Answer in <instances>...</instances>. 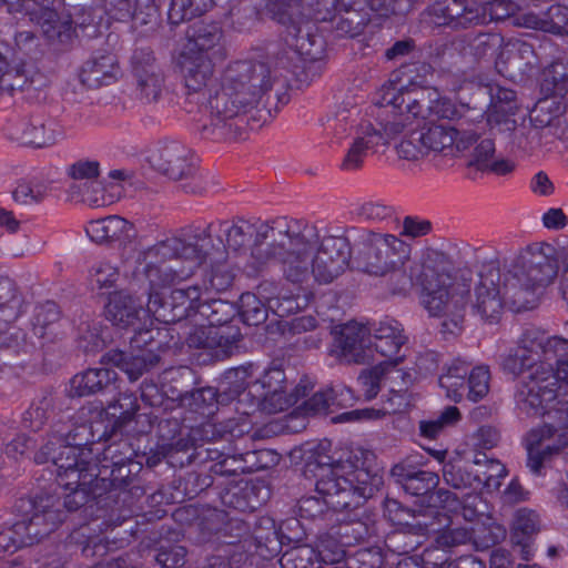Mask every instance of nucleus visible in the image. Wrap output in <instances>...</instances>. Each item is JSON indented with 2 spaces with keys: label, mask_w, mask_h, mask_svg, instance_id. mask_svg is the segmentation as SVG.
I'll return each mask as SVG.
<instances>
[{
  "label": "nucleus",
  "mask_w": 568,
  "mask_h": 568,
  "mask_svg": "<svg viewBox=\"0 0 568 568\" xmlns=\"http://www.w3.org/2000/svg\"><path fill=\"white\" fill-rule=\"evenodd\" d=\"M225 246L245 248L251 237L248 265L262 271L278 266L283 280L301 290L312 283L334 282L348 267L352 248L347 237L329 234L315 223L278 216L268 221L236 219L221 221Z\"/></svg>",
  "instance_id": "nucleus-1"
},
{
  "label": "nucleus",
  "mask_w": 568,
  "mask_h": 568,
  "mask_svg": "<svg viewBox=\"0 0 568 568\" xmlns=\"http://www.w3.org/2000/svg\"><path fill=\"white\" fill-rule=\"evenodd\" d=\"M176 68L186 94L205 97L197 130L202 138L213 141L241 139L245 131V114L276 80L272 68L260 61L232 62L219 80L214 77V64L206 55L180 52Z\"/></svg>",
  "instance_id": "nucleus-2"
},
{
  "label": "nucleus",
  "mask_w": 568,
  "mask_h": 568,
  "mask_svg": "<svg viewBox=\"0 0 568 568\" xmlns=\"http://www.w3.org/2000/svg\"><path fill=\"white\" fill-rule=\"evenodd\" d=\"M422 287V304L430 316L442 318V332L456 335L463 328L466 296L473 313L483 322L495 324L509 305L505 282L500 286V272L484 266L478 273L455 272L452 261L442 252L428 251L415 275Z\"/></svg>",
  "instance_id": "nucleus-3"
},
{
  "label": "nucleus",
  "mask_w": 568,
  "mask_h": 568,
  "mask_svg": "<svg viewBox=\"0 0 568 568\" xmlns=\"http://www.w3.org/2000/svg\"><path fill=\"white\" fill-rule=\"evenodd\" d=\"M71 491L61 500L54 496L19 499L12 510L0 515V559H4L23 548L41 542L52 534L64 519V507L68 511L82 510L85 515H95L88 523L90 531L106 532L122 525L125 520L113 511L106 514L108 496L103 498V489L99 486L69 488Z\"/></svg>",
  "instance_id": "nucleus-4"
},
{
  "label": "nucleus",
  "mask_w": 568,
  "mask_h": 568,
  "mask_svg": "<svg viewBox=\"0 0 568 568\" xmlns=\"http://www.w3.org/2000/svg\"><path fill=\"white\" fill-rule=\"evenodd\" d=\"M383 100L386 105L379 115V128L367 122L358 125L339 163L344 172H355L363 168L371 153L385 151L389 140L400 134L404 128L416 119L432 113L455 118L456 109L445 101H433L423 91H396L395 87H384Z\"/></svg>",
  "instance_id": "nucleus-5"
},
{
  "label": "nucleus",
  "mask_w": 568,
  "mask_h": 568,
  "mask_svg": "<svg viewBox=\"0 0 568 568\" xmlns=\"http://www.w3.org/2000/svg\"><path fill=\"white\" fill-rule=\"evenodd\" d=\"M210 229L211 224L204 229L189 225L144 250V273L151 286L185 280L205 263L223 262L225 248L209 251Z\"/></svg>",
  "instance_id": "nucleus-6"
},
{
  "label": "nucleus",
  "mask_w": 568,
  "mask_h": 568,
  "mask_svg": "<svg viewBox=\"0 0 568 568\" xmlns=\"http://www.w3.org/2000/svg\"><path fill=\"white\" fill-rule=\"evenodd\" d=\"M320 474L316 491L320 497L303 498L300 509L304 516L315 518L325 508L335 511L359 507L383 486V475L378 469L357 467L352 462H339L329 465L320 462Z\"/></svg>",
  "instance_id": "nucleus-7"
},
{
  "label": "nucleus",
  "mask_w": 568,
  "mask_h": 568,
  "mask_svg": "<svg viewBox=\"0 0 568 568\" xmlns=\"http://www.w3.org/2000/svg\"><path fill=\"white\" fill-rule=\"evenodd\" d=\"M555 248L547 243L528 246L505 276V295L515 312L534 308L542 290L558 273Z\"/></svg>",
  "instance_id": "nucleus-8"
},
{
  "label": "nucleus",
  "mask_w": 568,
  "mask_h": 568,
  "mask_svg": "<svg viewBox=\"0 0 568 568\" xmlns=\"http://www.w3.org/2000/svg\"><path fill=\"white\" fill-rule=\"evenodd\" d=\"M158 178L183 182V191L193 195L205 194L211 185L207 175L199 171L192 150L166 138L151 141L144 149V179Z\"/></svg>",
  "instance_id": "nucleus-9"
},
{
  "label": "nucleus",
  "mask_w": 568,
  "mask_h": 568,
  "mask_svg": "<svg viewBox=\"0 0 568 568\" xmlns=\"http://www.w3.org/2000/svg\"><path fill=\"white\" fill-rule=\"evenodd\" d=\"M54 0H42L38 9L30 12L31 20L42 30L44 37L55 44L68 47L75 37V29L83 37L95 38L100 33L103 9L91 6H75L72 12L62 17L53 4Z\"/></svg>",
  "instance_id": "nucleus-10"
},
{
  "label": "nucleus",
  "mask_w": 568,
  "mask_h": 568,
  "mask_svg": "<svg viewBox=\"0 0 568 568\" xmlns=\"http://www.w3.org/2000/svg\"><path fill=\"white\" fill-rule=\"evenodd\" d=\"M85 232L91 241L100 245L119 242L122 274L139 290L141 287L142 240L135 225L119 215H109L90 221L85 226Z\"/></svg>",
  "instance_id": "nucleus-11"
},
{
  "label": "nucleus",
  "mask_w": 568,
  "mask_h": 568,
  "mask_svg": "<svg viewBox=\"0 0 568 568\" xmlns=\"http://www.w3.org/2000/svg\"><path fill=\"white\" fill-rule=\"evenodd\" d=\"M568 349V339L548 335L540 327L529 325L523 328L518 336L516 347L503 359L504 371L518 376L525 371L541 369L551 366L550 362L559 352Z\"/></svg>",
  "instance_id": "nucleus-12"
},
{
  "label": "nucleus",
  "mask_w": 568,
  "mask_h": 568,
  "mask_svg": "<svg viewBox=\"0 0 568 568\" xmlns=\"http://www.w3.org/2000/svg\"><path fill=\"white\" fill-rule=\"evenodd\" d=\"M396 91L404 92H415L423 91L425 92L429 99L433 101H445L452 104L456 111L457 115L455 118H446L450 121H457V126H449L445 124H435L430 123L428 126H420L422 134L425 141V146L427 154L430 152L434 153H443L445 155H454L456 152H463L469 149L477 141L478 133L468 128L470 121L475 120V116H469L468 113L474 110L465 106V105H455L447 99L439 98L436 92L430 93L425 89H406L400 88L396 89Z\"/></svg>",
  "instance_id": "nucleus-13"
},
{
  "label": "nucleus",
  "mask_w": 568,
  "mask_h": 568,
  "mask_svg": "<svg viewBox=\"0 0 568 568\" xmlns=\"http://www.w3.org/2000/svg\"><path fill=\"white\" fill-rule=\"evenodd\" d=\"M410 256V246L387 233H368L361 242L356 263L363 272L384 276L399 270Z\"/></svg>",
  "instance_id": "nucleus-14"
},
{
  "label": "nucleus",
  "mask_w": 568,
  "mask_h": 568,
  "mask_svg": "<svg viewBox=\"0 0 568 568\" xmlns=\"http://www.w3.org/2000/svg\"><path fill=\"white\" fill-rule=\"evenodd\" d=\"M531 126L523 128L516 133L517 145L523 150H531L541 143V139H559L566 135V119L562 105L555 98L539 100L530 113Z\"/></svg>",
  "instance_id": "nucleus-15"
},
{
  "label": "nucleus",
  "mask_w": 568,
  "mask_h": 568,
  "mask_svg": "<svg viewBox=\"0 0 568 568\" xmlns=\"http://www.w3.org/2000/svg\"><path fill=\"white\" fill-rule=\"evenodd\" d=\"M555 383L550 366L530 372L527 378L519 383L515 394L518 414L525 417H547V413L554 407L546 409L547 405L558 397Z\"/></svg>",
  "instance_id": "nucleus-16"
},
{
  "label": "nucleus",
  "mask_w": 568,
  "mask_h": 568,
  "mask_svg": "<svg viewBox=\"0 0 568 568\" xmlns=\"http://www.w3.org/2000/svg\"><path fill=\"white\" fill-rule=\"evenodd\" d=\"M423 16L435 26L452 29L485 24V13L475 0H434Z\"/></svg>",
  "instance_id": "nucleus-17"
},
{
  "label": "nucleus",
  "mask_w": 568,
  "mask_h": 568,
  "mask_svg": "<svg viewBox=\"0 0 568 568\" xmlns=\"http://www.w3.org/2000/svg\"><path fill=\"white\" fill-rule=\"evenodd\" d=\"M217 313L210 312L207 326H200L189 336L191 347L207 349L216 358L231 356L237 349L241 339L239 327L221 324L222 320L215 317Z\"/></svg>",
  "instance_id": "nucleus-18"
},
{
  "label": "nucleus",
  "mask_w": 568,
  "mask_h": 568,
  "mask_svg": "<svg viewBox=\"0 0 568 568\" xmlns=\"http://www.w3.org/2000/svg\"><path fill=\"white\" fill-rule=\"evenodd\" d=\"M252 365L241 366L229 371L225 375V384L232 396H256L265 392V394L283 390L287 388L286 376L282 368L271 367L254 383H250L252 376Z\"/></svg>",
  "instance_id": "nucleus-19"
},
{
  "label": "nucleus",
  "mask_w": 568,
  "mask_h": 568,
  "mask_svg": "<svg viewBox=\"0 0 568 568\" xmlns=\"http://www.w3.org/2000/svg\"><path fill=\"white\" fill-rule=\"evenodd\" d=\"M371 344V329L357 322H348L335 332L333 352L346 363L364 364L375 361Z\"/></svg>",
  "instance_id": "nucleus-20"
},
{
  "label": "nucleus",
  "mask_w": 568,
  "mask_h": 568,
  "mask_svg": "<svg viewBox=\"0 0 568 568\" xmlns=\"http://www.w3.org/2000/svg\"><path fill=\"white\" fill-rule=\"evenodd\" d=\"M206 291L201 285H191L187 287H176L171 291L169 305L171 307V318H165L164 314H160L156 318L163 317V321H181L200 314L202 317H209L210 312L219 313L226 304L221 301L207 302L204 298Z\"/></svg>",
  "instance_id": "nucleus-21"
},
{
  "label": "nucleus",
  "mask_w": 568,
  "mask_h": 568,
  "mask_svg": "<svg viewBox=\"0 0 568 568\" xmlns=\"http://www.w3.org/2000/svg\"><path fill=\"white\" fill-rule=\"evenodd\" d=\"M63 132L52 120L31 118L13 124L9 129V138L23 146L34 149L48 148L61 139Z\"/></svg>",
  "instance_id": "nucleus-22"
},
{
  "label": "nucleus",
  "mask_w": 568,
  "mask_h": 568,
  "mask_svg": "<svg viewBox=\"0 0 568 568\" xmlns=\"http://www.w3.org/2000/svg\"><path fill=\"white\" fill-rule=\"evenodd\" d=\"M406 342V336L403 334L402 325L393 320L385 318L379 321L372 335L371 348L373 354L376 353L385 359L381 363L395 367L400 361V348Z\"/></svg>",
  "instance_id": "nucleus-23"
},
{
  "label": "nucleus",
  "mask_w": 568,
  "mask_h": 568,
  "mask_svg": "<svg viewBox=\"0 0 568 568\" xmlns=\"http://www.w3.org/2000/svg\"><path fill=\"white\" fill-rule=\"evenodd\" d=\"M490 104L487 114V124L491 130L499 132L515 130L516 121L513 118L517 111L516 92L499 85L489 87Z\"/></svg>",
  "instance_id": "nucleus-24"
},
{
  "label": "nucleus",
  "mask_w": 568,
  "mask_h": 568,
  "mask_svg": "<svg viewBox=\"0 0 568 568\" xmlns=\"http://www.w3.org/2000/svg\"><path fill=\"white\" fill-rule=\"evenodd\" d=\"M141 471L142 464L133 459L114 463L110 470L108 466H103L95 475V486L100 485L105 494H111L113 487L133 490L140 487Z\"/></svg>",
  "instance_id": "nucleus-25"
},
{
  "label": "nucleus",
  "mask_w": 568,
  "mask_h": 568,
  "mask_svg": "<svg viewBox=\"0 0 568 568\" xmlns=\"http://www.w3.org/2000/svg\"><path fill=\"white\" fill-rule=\"evenodd\" d=\"M34 349L36 345L28 341L27 334L14 325V321H7L6 315L0 316V362L3 365L32 354Z\"/></svg>",
  "instance_id": "nucleus-26"
},
{
  "label": "nucleus",
  "mask_w": 568,
  "mask_h": 568,
  "mask_svg": "<svg viewBox=\"0 0 568 568\" xmlns=\"http://www.w3.org/2000/svg\"><path fill=\"white\" fill-rule=\"evenodd\" d=\"M116 372L101 367L89 368L70 379L69 395L71 397H84L110 388L115 389Z\"/></svg>",
  "instance_id": "nucleus-27"
},
{
  "label": "nucleus",
  "mask_w": 568,
  "mask_h": 568,
  "mask_svg": "<svg viewBox=\"0 0 568 568\" xmlns=\"http://www.w3.org/2000/svg\"><path fill=\"white\" fill-rule=\"evenodd\" d=\"M65 398L57 393L45 390L39 398L34 399L24 412L22 425L32 432H39L43 426L62 412Z\"/></svg>",
  "instance_id": "nucleus-28"
},
{
  "label": "nucleus",
  "mask_w": 568,
  "mask_h": 568,
  "mask_svg": "<svg viewBox=\"0 0 568 568\" xmlns=\"http://www.w3.org/2000/svg\"><path fill=\"white\" fill-rule=\"evenodd\" d=\"M118 62L112 53L97 54L88 60L80 72V81L89 89L109 85L116 79Z\"/></svg>",
  "instance_id": "nucleus-29"
},
{
  "label": "nucleus",
  "mask_w": 568,
  "mask_h": 568,
  "mask_svg": "<svg viewBox=\"0 0 568 568\" xmlns=\"http://www.w3.org/2000/svg\"><path fill=\"white\" fill-rule=\"evenodd\" d=\"M520 20V24L525 28L555 36H568V7L562 4H552L541 14L525 13Z\"/></svg>",
  "instance_id": "nucleus-30"
},
{
  "label": "nucleus",
  "mask_w": 568,
  "mask_h": 568,
  "mask_svg": "<svg viewBox=\"0 0 568 568\" xmlns=\"http://www.w3.org/2000/svg\"><path fill=\"white\" fill-rule=\"evenodd\" d=\"M390 475L404 490L413 496H424L434 490L439 484V477L434 471L416 470L404 464L395 465Z\"/></svg>",
  "instance_id": "nucleus-31"
},
{
  "label": "nucleus",
  "mask_w": 568,
  "mask_h": 568,
  "mask_svg": "<svg viewBox=\"0 0 568 568\" xmlns=\"http://www.w3.org/2000/svg\"><path fill=\"white\" fill-rule=\"evenodd\" d=\"M140 296L129 290L114 292L106 306L108 316L114 325L129 327L139 320Z\"/></svg>",
  "instance_id": "nucleus-32"
},
{
  "label": "nucleus",
  "mask_w": 568,
  "mask_h": 568,
  "mask_svg": "<svg viewBox=\"0 0 568 568\" xmlns=\"http://www.w3.org/2000/svg\"><path fill=\"white\" fill-rule=\"evenodd\" d=\"M222 37L219 27L201 24L189 36L181 52L190 55H206L212 59L222 52Z\"/></svg>",
  "instance_id": "nucleus-33"
},
{
  "label": "nucleus",
  "mask_w": 568,
  "mask_h": 568,
  "mask_svg": "<svg viewBox=\"0 0 568 568\" xmlns=\"http://www.w3.org/2000/svg\"><path fill=\"white\" fill-rule=\"evenodd\" d=\"M435 118L442 116L436 113H432L428 116L416 119L413 124L403 129L400 133L404 131L406 132L403 135L400 142L395 146L396 152L400 159L407 161H417L427 155L425 141L420 130V123L422 121L426 120L432 122Z\"/></svg>",
  "instance_id": "nucleus-34"
},
{
  "label": "nucleus",
  "mask_w": 568,
  "mask_h": 568,
  "mask_svg": "<svg viewBox=\"0 0 568 568\" xmlns=\"http://www.w3.org/2000/svg\"><path fill=\"white\" fill-rule=\"evenodd\" d=\"M54 446L55 443L49 440L34 455V462L37 464H47L50 462L53 467L51 473L84 465L85 462L81 458L82 454L77 452L74 447L59 444V453H55Z\"/></svg>",
  "instance_id": "nucleus-35"
},
{
  "label": "nucleus",
  "mask_w": 568,
  "mask_h": 568,
  "mask_svg": "<svg viewBox=\"0 0 568 568\" xmlns=\"http://www.w3.org/2000/svg\"><path fill=\"white\" fill-rule=\"evenodd\" d=\"M103 358L120 368L130 382H136L142 376V348L136 335L131 338L128 351H111Z\"/></svg>",
  "instance_id": "nucleus-36"
},
{
  "label": "nucleus",
  "mask_w": 568,
  "mask_h": 568,
  "mask_svg": "<svg viewBox=\"0 0 568 568\" xmlns=\"http://www.w3.org/2000/svg\"><path fill=\"white\" fill-rule=\"evenodd\" d=\"M470 363L459 358L452 362L447 372L439 377V385L454 402H460L467 393V375Z\"/></svg>",
  "instance_id": "nucleus-37"
},
{
  "label": "nucleus",
  "mask_w": 568,
  "mask_h": 568,
  "mask_svg": "<svg viewBox=\"0 0 568 568\" xmlns=\"http://www.w3.org/2000/svg\"><path fill=\"white\" fill-rule=\"evenodd\" d=\"M257 296L268 303V307L284 315L300 307L294 301L292 293H288L281 283L275 281H263L257 286Z\"/></svg>",
  "instance_id": "nucleus-38"
},
{
  "label": "nucleus",
  "mask_w": 568,
  "mask_h": 568,
  "mask_svg": "<svg viewBox=\"0 0 568 568\" xmlns=\"http://www.w3.org/2000/svg\"><path fill=\"white\" fill-rule=\"evenodd\" d=\"M471 464L475 466V475H479L476 488L481 486L488 489L499 488L500 478L506 476V467L500 462L488 458L485 453H476Z\"/></svg>",
  "instance_id": "nucleus-39"
},
{
  "label": "nucleus",
  "mask_w": 568,
  "mask_h": 568,
  "mask_svg": "<svg viewBox=\"0 0 568 568\" xmlns=\"http://www.w3.org/2000/svg\"><path fill=\"white\" fill-rule=\"evenodd\" d=\"M304 395L305 389L302 393V396ZM300 396V386H297L296 394H287L286 389L268 394L262 392L261 394H256V396H252V403L253 405H256V407L263 413L276 414L286 410L296 404Z\"/></svg>",
  "instance_id": "nucleus-40"
},
{
  "label": "nucleus",
  "mask_w": 568,
  "mask_h": 568,
  "mask_svg": "<svg viewBox=\"0 0 568 568\" xmlns=\"http://www.w3.org/2000/svg\"><path fill=\"white\" fill-rule=\"evenodd\" d=\"M371 21L367 10L342 8L333 18L336 31L341 36L355 37L359 34Z\"/></svg>",
  "instance_id": "nucleus-41"
},
{
  "label": "nucleus",
  "mask_w": 568,
  "mask_h": 568,
  "mask_svg": "<svg viewBox=\"0 0 568 568\" xmlns=\"http://www.w3.org/2000/svg\"><path fill=\"white\" fill-rule=\"evenodd\" d=\"M386 375H389L388 378L392 379H397L405 376V374L399 369H394V367L384 363H379L371 369L363 371L358 376V383L364 392L366 399H372L378 394L381 389V382Z\"/></svg>",
  "instance_id": "nucleus-42"
},
{
  "label": "nucleus",
  "mask_w": 568,
  "mask_h": 568,
  "mask_svg": "<svg viewBox=\"0 0 568 568\" xmlns=\"http://www.w3.org/2000/svg\"><path fill=\"white\" fill-rule=\"evenodd\" d=\"M345 395L351 397L349 388L339 387V389H334L332 387H328L326 389L316 392L312 397H310L304 403V408L308 414L326 415L329 412L331 407L343 405V400L339 399L338 397Z\"/></svg>",
  "instance_id": "nucleus-43"
},
{
  "label": "nucleus",
  "mask_w": 568,
  "mask_h": 568,
  "mask_svg": "<svg viewBox=\"0 0 568 568\" xmlns=\"http://www.w3.org/2000/svg\"><path fill=\"white\" fill-rule=\"evenodd\" d=\"M358 116V110L355 106H338L334 112L326 116L323 123L327 135L342 139L348 134Z\"/></svg>",
  "instance_id": "nucleus-44"
},
{
  "label": "nucleus",
  "mask_w": 568,
  "mask_h": 568,
  "mask_svg": "<svg viewBox=\"0 0 568 568\" xmlns=\"http://www.w3.org/2000/svg\"><path fill=\"white\" fill-rule=\"evenodd\" d=\"M22 297L13 280L0 275V316L16 321L21 314Z\"/></svg>",
  "instance_id": "nucleus-45"
},
{
  "label": "nucleus",
  "mask_w": 568,
  "mask_h": 568,
  "mask_svg": "<svg viewBox=\"0 0 568 568\" xmlns=\"http://www.w3.org/2000/svg\"><path fill=\"white\" fill-rule=\"evenodd\" d=\"M473 531V542L479 550L493 547L496 544L503 541L507 536L506 528L495 521L491 517H485V519L477 525Z\"/></svg>",
  "instance_id": "nucleus-46"
},
{
  "label": "nucleus",
  "mask_w": 568,
  "mask_h": 568,
  "mask_svg": "<svg viewBox=\"0 0 568 568\" xmlns=\"http://www.w3.org/2000/svg\"><path fill=\"white\" fill-rule=\"evenodd\" d=\"M539 531V517L530 509H518L511 524V541H530L531 537Z\"/></svg>",
  "instance_id": "nucleus-47"
},
{
  "label": "nucleus",
  "mask_w": 568,
  "mask_h": 568,
  "mask_svg": "<svg viewBox=\"0 0 568 568\" xmlns=\"http://www.w3.org/2000/svg\"><path fill=\"white\" fill-rule=\"evenodd\" d=\"M444 480L454 488H476V480L479 475H475V466L470 462L448 463L443 470Z\"/></svg>",
  "instance_id": "nucleus-48"
},
{
  "label": "nucleus",
  "mask_w": 568,
  "mask_h": 568,
  "mask_svg": "<svg viewBox=\"0 0 568 568\" xmlns=\"http://www.w3.org/2000/svg\"><path fill=\"white\" fill-rule=\"evenodd\" d=\"M92 436L91 427L84 423L79 424L75 419L72 427L67 432H63L59 423L54 428V437H57L58 444L74 447L81 454H83L84 447L93 442Z\"/></svg>",
  "instance_id": "nucleus-49"
},
{
  "label": "nucleus",
  "mask_w": 568,
  "mask_h": 568,
  "mask_svg": "<svg viewBox=\"0 0 568 568\" xmlns=\"http://www.w3.org/2000/svg\"><path fill=\"white\" fill-rule=\"evenodd\" d=\"M92 436L91 427L84 423L79 424L75 419L72 427L67 432H63L59 423L54 428V437H57L58 444L74 447L81 454H83L84 447L93 442Z\"/></svg>",
  "instance_id": "nucleus-50"
},
{
  "label": "nucleus",
  "mask_w": 568,
  "mask_h": 568,
  "mask_svg": "<svg viewBox=\"0 0 568 568\" xmlns=\"http://www.w3.org/2000/svg\"><path fill=\"white\" fill-rule=\"evenodd\" d=\"M92 436L91 427L84 423L79 424L75 419L72 427L67 432H63L59 423L54 428V437H57L58 444L74 447L81 454H83L84 447L93 442Z\"/></svg>",
  "instance_id": "nucleus-51"
},
{
  "label": "nucleus",
  "mask_w": 568,
  "mask_h": 568,
  "mask_svg": "<svg viewBox=\"0 0 568 568\" xmlns=\"http://www.w3.org/2000/svg\"><path fill=\"white\" fill-rule=\"evenodd\" d=\"M507 63L510 69L526 72L537 65V57L534 47L525 41L511 43L507 50Z\"/></svg>",
  "instance_id": "nucleus-52"
},
{
  "label": "nucleus",
  "mask_w": 568,
  "mask_h": 568,
  "mask_svg": "<svg viewBox=\"0 0 568 568\" xmlns=\"http://www.w3.org/2000/svg\"><path fill=\"white\" fill-rule=\"evenodd\" d=\"M210 4L211 0H171L168 17L172 24H179L203 14Z\"/></svg>",
  "instance_id": "nucleus-53"
},
{
  "label": "nucleus",
  "mask_w": 568,
  "mask_h": 568,
  "mask_svg": "<svg viewBox=\"0 0 568 568\" xmlns=\"http://www.w3.org/2000/svg\"><path fill=\"white\" fill-rule=\"evenodd\" d=\"M150 60L154 61V58L144 59V99L149 103H154L161 99L166 88L163 70L159 65L150 63Z\"/></svg>",
  "instance_id": "nucleus-54"
},
{
  "label": "nucleus",
  "mask_w": 568,
  "mask_h": 568,
  "mask_svg": "<svg viewBox=\"0 0 568 568\" xmlns=\"http://www.w3.org/2000/svg\"><path fill=\"white\" fill-rule=\"evenodd\" d=\"M282 568H321L315 548L301 545L286 550L280 559Z\"/></svg>",
  "instance_id": "nucleus-55"
},
{
  "label": "nucleus",
  "mask_w": 568,
  "mask_h": 568,
  "mask_svg": "<svg viewBox=\"0 0 568 568\" xmlns=\"http://www.w3.org/2000/svg\"><path fill=\"white\" fill-rule=\"evenodd\" d=\"M60 311L54 302H47L36 308L32 331L39 338H48L53 333L52 326L59 321Z\"/></svg>",
  "instance_id": "nucleus-56"
},
{
  "label": "nucleus",
  "mask_w": 568,
  "mask_h": 568,
  "mask_svg": "<svg viewBox=\"0 0 568 568\" xmlns=\"http://www.w3.org/2000/svg\"><path fill=\"white\" fill-rule=\"evenodd\" d=\"M58 485L64 488H79L95 486V475L89 469V464L73 466L70 469L55 471Z\"/></svg>",
  "instance_id": "nucleus-57"
},
{
  "label": "nucleus",
  "mask_w": 568,
  "mask_h": 568,
  "mask_svg": "<svg viewBox=\"0 0 568 568\" xmlns=\"http://www.w3.org/2000/svg\"><path fill=\"white\" fill-rule=\"evenodd\" d=\"M139 408L135 394L123 393L116 402L109 404L108 414L115 418L114 426L122 428L133 419Z\"/></svg>",
  "instance_id": "nucleus-58"
},
{
  "label": "nucleus",
  "mask_w": 568,
  "mask_h": 568,
  "mask_svg": "<svg viewBox=\"0 0 568 568\" xmlns=\"http://www.w3.org/2000/svg\"><path fill=\"white\" fill-rule=\"evenodd\" d=\"M241 316L245 324L256 326L267 318V308L254 293H244L240 298Z\"/></svg>",
  "instance_id": "nucleus-59"
},
{
  "label": "nucleus",
  "mask_w": 568,
  "mask_h": 568,
  "mask_svg": "<svg viewBox=\"0 0 568 568\" xmlns=\"http://www.w3.org/2000/svg\"><path fill=\"white\" fill-rule=\"evenodd\" d=\"M459 418V409L455 406H448L437 418L422 420L419 423L420 434L426 438L434 439L446 426L454 425Z\"/></svg>",
  "instance_id": "nucleus-60"
},
{
  "label": "nucleus",
  "mask_w": 568,
  "mask_h": 568,
  "mask_svg": "<svg viewBox=\"0 0 568 568\" xmlns=\"http://www.w3.org/2000/svg\"><path fill=\"white\" fill-rule=\"evenodd\" d=\"M490 373L486 366L474 367L467 375L466 397L471 402L483 399L489 392Z\"/></svg>",
  "instance_id": "nucleus-61"
},
{
  "label": "nucleus",
  "mask_w": 568,
  "mask_h": 568,
  "mask_svg": "<svg viewBox=\"0 0 568 568\" xmlns=\"http://www.w3.org/2000/svg\"><path fill=\"white\" fill-rule=\"evenodd\" d=\"M435 540L442 548H453L473 541V531L466 527L449 524L437 531Z\"/></svg>",
  "instance_id": "nucleus-62"
},
{
  "label": "nucleus",
  "mask_w": 568,
  "mask_h": 568,
  "mask_svg": "<svg viewBox=\"0 0 568 568\" xmlns=\"http://www.w3.org/2000/svg\"><path fill=\"white\" fill-rule=\"evenodd\" d=\"M316 559L321 561V566L341 562L345 557L343 546L332 536L325 535L320 537L316 545Z\"/></svg>",
  "instance_id": "nucleus-63"
},
{
  "label": "nucleus",
  "mask_w": 568,
  "mask_h": 568,
  "mask_svg": "<svg viewBox=\"0 0 568 568\" xmlns=\"http://www.w3.org/2000/svg\"><path fill=\"white\" fill-rule=\"evenodd\" d=\"M354 214L364 221L382 222L393 217L394 207L379 201H365L354 209Z\"/></svg>",
  "instance_id": "nucleus-64"
}]
</instances>
